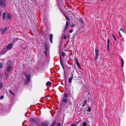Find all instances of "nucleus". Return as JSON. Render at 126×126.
I'll return each instance as SVG.
<instances>
[{"instance_id": "aec40b11", "label": "nucleus", "mask_w": 126, "mask_h": 126, "mask_svg": "<svg viewBox=\"0 0 126 126\" xmlns=\"http://www.w3.org/2000/svg\"><path fill=\"white\" fill-rule=\"evenodd\" d=\"M121 61H122V66L123 67V66H124V61L123 59H122Z\"/></svg>"}, {"instance_id": "0eeeda50", "label": "nucleus", "mask_w": 126, "mask_h": 126, "mask_svg": "<svg viewBox=\"0 0 126 126\" xmlns=\"http://www.w3.org/2000/svg\"><path fill=\"white\" fill-rule=\"evenodd\" d=\"M7 27H6L4 29H3L1 30V32L2 33H4L7 30Z\"/></svg>"}, {"instance_id": "6e6552de", "label": "nucleus", "mask_w": 126, "mask_h": 126, "mask_svg": "<svg viewBox=\"0 0 126 126\" xmlns=\"http://www.w3.org/2000/svg\"><path fill=\"white\" fill-rule=\"evenodd\" d=\"M73 75L72 74L71 77L70 78H69L68 79V81H69V82L70 83H71L72 82V79H73Z\"/></svg>"}, {"instance_id": "39448f33", "label": "nucleus", "mask_w": 126, "mask_h": 126, "mask_svg": "<svg viewBox=\"0 0 126 126\" xmlns=\"http://www.w3.org/2000/svg\"><path fill=\"white\" fill-rule=\"evenodd\" d=\"M6 18L8 20L11 19L12 18V16L9 13H7L6 16Z\"/></svg>"}, {"instance_id": "6ab92c4d", "label": "nucleus", "mask_w": 126, "mask_h": 126, "mask_svg": "<svg viewBox=\"0 0 126 126\" xmlns=\"http://www.w3.org/2000/svg\"><path fill=\"white\" fill-rule=\"evenodd\" d=\"M82 125H83V126H87V123L85 122H84L82 124Z\"/></svg>"}, {"instance_id": "e433bc0d", "label": "nucleus", "mask_w": 126, "mask_h": 126, "mask_svg": "<svg viewBox=\"0 0 126 126\" xmlns=\"http://www.w3.org/2000/svg\"><path fill=\"white\" fill-rule=\"evenodd\" d=\"M113 37L114 38V39L115 40H117V39H116V38L115 37V36H114L113 35Z\"/></svg>"}, {"instance_id": "2eb2a0df", "label": "nucleus", "mask_w": 126, "mask_h": 126, "mask_svg": "<svg viewBox=\"0 0 126 126\" xmlns=\"http://www.w3.org/2000/svg\"><path fill=\"white\" fill-rule=\"evenodd\" d=\"M110 40L109 38L108 39V40L107 43H108V45H107V47L108 48L109 47V44L110 43Z\"/></svg>"}, {"instance_id": "c9c22d12", "label": "nucleus", "mask_w": 126, "mask_h": 126, "mask_svg": "<svg viewBox=\"0 0 126 126\" xmlns=\"http://www.w3.org/2000/svg\"><path fill=\"white\" fill-rule=\"evenodd\" d=\"M86 103H87V101L86 100H85V101H84V104L86 105Z\"/></svg>"}, {"instance_id": "4468645a", "label": "nucleus", "mask_w": 126, "mask_h": 126, "mask_svg": "<svg viewBox=\"0 0 126 126\" xmlns=\"http://www.w3.org/2000/svg\"><path fill=\"white\" fill-rule=\"evenodd\" d=\"M62 101L63 102H65V103H66L68 101V100L66 98H63Z\"/></svg>"}, {"instance_id": "7c9ffc66", "label": "nucleus", "mask_w": 126, "mask_h": 126, "mask_svg": "<svg viewBox=\"0 0 126 126\" xmlns=\"http://www.w3.org/2000/svg\"><path fill=\"white\" fill-rule=\"evenodd\" d=\"M9 92L12 95H14V94L13 93L12 91H9Z\"/></svg>"}, {"instance_id": "72a5a7b5", "label": "nucleus", "mask_w": 126, "mask_h": 126, "mask_svg": "<svg viewBox=\"0 0 126 126\" xmlns=\"http://www.w3.org/2000/svg\"><path fill=\"white\" fill-rule=\"evenodd\" d=\"M73 32V30H70L69 31V32L70 33H72Z\"/></svg>"}, {"instance_id": "f03ea898", "label": "nucleus", "mask_w": 126, "mask_h": 126, "mask_svg": "<svg viewBox=\"0 0 126 126\" xmlns=\"http://www.w3.org/2000/svg\"><path fill=\"white\" fill-rule=\"evenodd\" d=\"M6 1L5 0H0V6L2 8H4L6 6Z\"/></svg>"}, {"instance_id": "c03bdc74", "label": "nucleus", "mask_w": 126, "mask_h": 126, "mask_svg": "<svg viewBox=\"0 0 126 126\" xmlns=\"http://www.w3.org/2000/svg\"><path fill=\"white\" fill-rule=\"evenodd\" d=\"M13 42H14V40H13Z\"/></svg>"}, {"instance_id": "4be33fe9", "label": "nucleus", "mask_w": 126, "mask_h": 126, "mask_svg": "<svg viewBox=\"0 0 126 126\" xmlns=\"http://www.w3.org/2000/svg\"><path fill=\"white\" fill-rule=\"evenodd\" d=\"M3 83H0V89L2 87Z\"/></svg>"}, {"instance_id": "393cba45", "label": "nucleus", "mask_w": 126, "mask_h": 126, "mask_svg": "<svg viewBox=\"0 0 126 126\" xmlns=\"http://www.w3.org/2000/svg\"><path fill=\"white\" fill-rule=\"evenodd\" d=\"M3 66V64L2 63H0V68H1Z\"/></svg>"}, {"instance_id": "79ce46f5", "label": "nucleus", "mask_w": 126, "mask_h": 126, "mask_svg": "<svg viewBox=\"0 0 126 126\" xmlns=\"http://www.w3.org/2000/svg\"><path fill=\"white\" fill-rule=\"evenodd\" d=\"M62 67L63 68V69L64 68V67H63V65H61Z\"/></svg>"}, {"instance_id": "a19ab883", "label": "nucleus", "mask_w": 126, "mask_h": 126, "mask_svg": "<svg viewBox=\"0 0 126 126\" xmlns=\"http://www.w3.org/2000/svg\"><path fill=\"white\" fill-rule=\"evenodd\" d=\"M85 104H83L82 105V106H83V107L84 106H85Z\"/></svg>"}, {"instance_id": "c85d7f7f", "label": "nucleus", "mask_w": 126, "mask_h": 126, "mask_svg": "<svg viewBox=\"0 0 126 126\" xmlns=\"http://www.w3.org/2000/svg\"><path fill=\"white\" fill-rule=\"evenodd\" d=\"M63 38L64 39H66L67 38L66 36V35H64L63 36Z\"/></svg>"}, {"instance_id": "37998d69", "label": "nucleus", "mask_w": 126, "mask_h": 126, "mask_svg": "<svg viewBox=\"0 0 126 126\" xmlns=\"http://www.w3.org/2000/svg\"><path fill=\"white\" fill-rule=\"evenodd\" d=\"M62 67L63 68V69L64 68V67H63V65H61Z\"/></svg>"}, {"instance_id": "a211bd4d", "label": "nucleus", "mask_w": 126, "mask_h": 126, "mask_svg": "<svg viewBox=\"0 0 126 126\" xmlns=\"http://www.w3.org/2000/svg\"><path fill=\"white\" fill-rule=\"evenodd\" d=\"M68 97V95L67 94H64V97L65 98H67Z\"/></svg>"}, {"instance_id": "423d86ee", "label": "nucleus", "mask_w": 126, "mask_h": 126, "mask_svg": "<svg viewBox=\"0 0 126 126\" xmlns=\"http://www.w3.org/2000/svg\"><path fill=\"white\" fill-rule=\"evenodd\" d=\"M31 121V122L32 124L34 125H36L37 124L36 123V121L33 118H31L30 119Z\"/></svg>"}, {"instance_id": "9b49d317", "label": "nucleus", "mask_w": 126, "mask_h": 126, "mask_svg": "<svg viewBox=\"0 0 126 126\" xmlns=\"http://www.w3.org/2000/svg\"><path fill=\"white\" fill-rule=\"evenodd\" d=\"M50 38L49 39V40L50 42H51V43H52V37H53V35L52 34H50Z\"/></svg>"}, {"instance_id": "b1692460", "label": "nucleus", "mask_w": 126, "mask_h": 126, "mask_svg": "<svg viewBox=\"0 0 126 126\" xmlns=\"http://www.w3.org/2000/svg\"><path fill=\"white\" fill-rule=\"evenodd\" d=\"M65 17L66 19H67L68 20H70V19L68 17L66 16L65 15Z\"/></svg>"}, {"instance_id": "dca6fc26", "label": "nucleus", "mask_w": 126, "mask_h": 126, "mask_svg": "<svg viewBox=\"0 0 126 126\" xmlns=\"http://www.w3.org/2000/svg\"><path fill=\"white\" fill-rule=\"evenodd\" d=\"M60 61L61 64V65H63V60H62V59L61 58V56H60Z\"/></svg>"}, {"instance_id": "f8f14e48", "label": "nucleus", "mask_w": 126, "mask_h": 126, "mask_svg": "<svg viewBox=\"0 0 126 126\" xmlns=\"http://www.w3.org/2000/svg\"><path fill=\"white\" fill-rule=\"evenodd\" d=\"M12 68L11 66H8L7 68V71L8 72H10Z\"/></svg>"}, {"instance_id": "a18cd8bd", "label": "nucleus", "mask_w": 126, "mask_h": 126, "mask_svg": "<svg viewBox=\"0 0 126 126\" xmlns=\"http://www.w3.org/2000/svg\"><path fill=\"white\" fill-rule=\"evenodd\" d=\"M103 0H102V1H103Z\"/></svg>"}, {"instance_id": "bb28decb", "label": "nucleus", "mask_w": 126, "mask_h": 126, "mask_svg": "<svg viewBox=\"0 0 126 126\" xmlns=\"http://www.w3.org/2000/svg\"><path fill=\"white\" fill-rule=\"evenodd\" d=\"M91 111V109L90 107H88V109L87 110V111Z\"/></svg>"}, {"instance_id": "c756f323", "label": "nucleus", "mask_w": 126, "mask_h": 126, "mask_svg": "<svg viewBox=\"0 0 126 126\" xmlns=\"http://www.w3.org/2000/svg\"><path fill=\"white\" fill-rule=\"evenodd\" d=\"M4 97V96L3 95H2V96H0V98L1 99H2Z\"/></svg>"}, {"instance_id": "cd10ccee", "label": "nucleus", "mask_w": 126, "mask_h": 126, "mask_svg": "<svg viewBox=\"0 0 126 126\" xmlns=\"http://www.w3.org/2000/svg\"><path fill=\"white\" fill-rule=\"evenodd\" d=\"M77 63L78 66L79 67H80V65L79 63L78 62V61L77 62Z\"/></svg>"}, {"instance_id": "473e14b6", "label": "nucleus", "mask_w": 126, "mask_h": 126, "mask_svg": "<svg viewBox=\"0 0 126 126\" xmlns=\"http://www.w3.org/2000/svg\"><path fill=\"white\" fill-rule=\"evenodd\" d=\"M57 126H61V124L60 123H58L57 124Z\"/></svg>"}, {"instance_id": "1a4fd4ad", "label": "nucleus", "mask_w": 126, "mask_h": 126, "mask_svg": "<svg viewBox=\"0 0 126 126\" xmlns=\"http://www.w3.org/2000/svg\"><path fill=\"white\" fill-rule=\"evenodd\" d=\"M69 26V22L68 21H67L66 22L65 26L64 28V31L65 30H66V29Z\"/></svg>"}, {"instance_id": "20e7f679", "label": "nucleus", "mask_w": 126, "mask_h": 126, "mask_svg": "<svg viewBox=\"0 0 126 126\" xmlns=\"http://www.w3.org/2000/svg\"><path fill=\"white\" fill-rule=\"evenodd\" d=\"M13 46V44L10 43L6 47L7 49L8 50H10L12 48Z\"/></svg>"}, {"instance_id": "f3484780", "label": "nucleus", "mask_w": 126, "mask_h": 126, "mask_svg": "<svg viewBox=\"0 0 126 126\" xmlns=\"http://www.w3.org/2000/svg\"><path fill=\"white\" fill-rule=\"evenodd\" d=\"M6 14V12H5L3 14V20H4L5 19V15Z\"/></svg>"}, {"instance_id": "7ed1b4c3", "label": "nucleus", "mask_w": 126, "mask_h": 126, "mask_svg": "<svg viewBox=\"0 0 126 126\" xmlns=\"http://www.w3.org/2000/svg\"><path fill=\"white\" fill-rule=\"evenodd\" d=\"M95 60H97V58L98 56L99 50L98 49H95Z\"/></svg>"}, {"instance_id": "412c9836", "label": "nucleus", "mask_w": 126, "mask_h": 126, "mask_svg": "<svg viewBox=\"0 0 126 126\" xmlns=\"http://www.w3.org/2000/svg\"><path fill=\"white\" fill-rule=\"evenodd\" d=\"M55 123L56 122L55 121H54L51 126H54Z\"/></svg>"}, {"instance_id": "a878e982", "label": "nucleus", "mask_w": 126, "mask_h": 126, "mask_svg": "<svg viewBox=\"0 0 126 126\" xmlns=\"http://www.w3.org/2000/svg\"><path fill=\"white\" fill-rule=\"evenodd\" d=\"M62 55L63 56H64L65 55V54L63 52L62 53Z\"/></svg>"}, {"instance_id": "4c0bfd02", "label": "nucleus", "mask_w": 126, "mask_h": 126, "mask_svg": "<svg viewBox=\"0 0 126 126\" xmlns=\"http://www.w3.org/2000/svg\"><path fill=\"white\" fill-rule=\"evenodd\" d=\"M36 126H41L40 125L37 124H36Z\"/></svg>"}, {"instance_id": "9d476101", "label": "nucleus", "mask_w": 126, "mask_h": 126, "mask_svg": "<svg viewBox=\"0 0 126 126\" xmlns=\"http://www.w3.org/2000/svg\"><path fill=\"white\" fill-rule=\"evenodd\" d=\"M49 124L48 122H45L42 124V126H48Z\"/></svg>"}, {"instance_id": "ddd939ff", "label": "nucleus", "mask_w": 126, "mask_h": 126, "mask_svg": "<svg viewBox=\"0 0 126 126\" xmlns=\"http://www.w3.org/2000/svg\"><path fill=\"white\" fill-rule=\"evenodd\" d=\"M51 85V83L50 81H48L47 82L46 85L47 86H49Z\"/></svg>"}, {"instance_id": "f704fd0d", "label": "nucleus", "mask_w": 126, "mask_h": 126, "mask_svg": "<svg viewBox=\"0 0 126 126\" xmlns=\"http://www.w3.org/2000/svg\"><path fill=\"white\" fill-rule=\"evenodd\" d=\"M75 24H72L71 25V26L72 27H74V26H75Z\"/></svg>"}, {"instance_id": "ea45409f", "label": "nucleus", "mask_w": 126, "mask_h": 126, "mask_svg": "<svg viewBox=\"0 0 126 126\" xmlns=\"http://www.w3.org/2000/svg\"><path fill=\"white\" fill-rule=\"evenodd\" d=\"M119 34H120V36H121H121H122V35H121V33H120V32L119 31Z\"/></svg>"}, {"instance_id": "f257e3e1", "label": "nucleus", "mask_w": 126, "mask_h": 126, "mask_svg": "<svg viewBox=\"0 0 126 126\" xmlns=\"http://www.w3.org/2000/svg\"><path fill=\"white\" fill-rule=\"evenodd\" d=\"M23 74L26 79V80H25V82L26 84H27L30 81L31 76L29 74H27L24 72L23 73Z\"/></svg>"}, {"instance_id": "58836bf2", "label": "nucleus", "mask_w": 126, "mask_h": 126, "mask_svg": "<svg viewBox=\"0 0 126 126\" xmlns=\"http://www.w3.org/2000/svg\"><path fill=\"white\" fill-rule=\"evenodd\" d=\"M120 31H122L123 32H124V31L122 29H120Z\"/></svg>"}, {"instance_id": "2f4dec72", "label": "nucleus", "mask_w": 126, "mask_h": 126, "mask_svg": "<svg viewBox=\"0 0 126 126\" xmlns=\"http://www.w3.org/2000/svg\"><path fill=\"white\" fill-rule=\"evenodd\" d=\"M71 126H77L76 125L74 124H71Z\"/></svg>"}, {"instance_id": "5701e85b", "label": "nucleus", "mask_w": 126, "mask_h": 126, "mask_svg": "<svg viewBox=\"0 0 126 126\" xmlns=\"http://www.w3.org/2000/svg\"><path fill=\"white\" fill-rule=\"evenodd\" d=\"M4 50H3V52H1V53H0V54L1 55H3L5 53V51H3Z\"/></svg>"}]
</instances>
